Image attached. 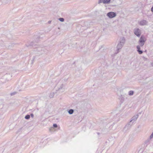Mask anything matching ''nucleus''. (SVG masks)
Masks as SVG:
<instances>
[{
    "mask_svg": "<svg viewBox=\"0 0 153 153\" xmlns=\"http://www.w3.org/2000/svg\"><path fill=\"white\" fill-rule=\"evenodd\" d=\"M42 50V48L41 47H38L37 48V51H40Z\"/></svg>",
    "mask_w": 153,
    "mask_h": 153,
    "instance_id": "13",
    "label": "nucleus"
},
{
    "mask_svg": "<svg viewBox=\"0 0 153 153\" xmlns=\"http://www.w3.org/2000/svg\"><path fill=\"white\" fill-rule=\"evenodd\" d=\"M153 138V132H152V133L150 135V136L149 138L150 139H151L152 138Z\"/></svg>",
    "mask_w": 153,
    "mask_h": 153,
    "instance_id": "15",
    "label": "nucleus"
},
{
    "mask_svg": "<svg viewBox=\"0 0 153 153\" xmlns=\"http://www.w3.org/2000/svg\"><path fill=\"white\" fill-rule=\"evenodd\" d=\"M53 127H51L50 128L49 130L50 132H52L53 131Z\"/></svg>",
    "mask_w": 153,
    "mask_h": 153,
    "instance_id": "12",
    "label": "nucleus"
},
{
    "mask_svg": "<svg viewBox=\"0 0 153 153\" xmlns=\"http://www.w3.org/2000/svg\"><path fill=\"white\" fill-rule=\"evenodd\" d=\"M63 86H64V85L63 84H62L59 88V90L62 89V92H63L64 91V89H62Z\"/></svg>",
    "mask_w": 153,
    "mask_h": 153,
    "instance_id": "9",
    "label": "nucleus"
},
{
    "mask_svg": "<svg viewBox=\"0 0 153 153\" xmlns=\"http://www.w3.org/2000/svg\"><path fill=\"white\" fill-rule=\"evenodd\" d=\"M51 22V21H49L48 22L49 23H50V22Z\"/></svg>",
    "mask_w": 153,
    "mask_h": 153,
    "instance_id": "20",
    "label": "nucleus"
},
{
    "mask_svg": "<svg viewBox=\"0 0 153 153\" xmlns=\"http://www.w3.org/2000/svg\"><path fill=\"white\" fill-rule=\"evenodd\" d=\"M30 115L29 114L27 115L25 117V118L26 119L28 120L30 119Z\"/></svg>",
    "mask_w": 153,
    "mask_h": 153,
    "instance_id": "11",
    "label": "nucleus"
},
{
    "mask_svg": "<svg viewBox=\"0 0 153 153\" xmlns=\"http://www.w3.org/2000/svg\"><path fill=\"white\" fill-rule=\"evenodd\" d=\"M7 75H5V76H6Z\"/></svg>",
    "mask_w": 153,
    "mask_h": 153,
    "instance_id": "21",
    "label": "nucleus"
},
{
    "mask_svg": "<svg viewBox=\"0 0 153 153\" xmlns=\"http://www.w3.org/2000/svg\"><path fill=\"white\" fill-rule=\"evenodd\" d=\"M59 20L60 21L62 22H63L64 21V19L63 18H60L59 19Z\"/></svg>",
    "mask_w": 153,
    "mask_h": 153,
    "instance_id": "14",
    "label": "nucleus"
},
{
    "mask_svg": "<svg viewBox=\"0 0 153 153\" xmlns=\"http://www.w3.org/2000/svg\"><path fill=\"white\" fill-rule=\"evenodd\" d=\"M110 0H100L99 2V4L103 3L104 4L108 3L110 2Z\"/></svg>",
    "mask_w": 153,
    "mask_h": 153,
    "instance_id": "7",
    "label": "nucleus"
},
{
    "mask_svg": "<svg viewBox=\"0 0 153 153\" xmlns=\"http://www.w3.org/2000/svg\"><path fill=\"white\" fill-rule=\"evenodd\" d=\"M134 92L132 91H130L128 92V95L130 96L134 94Z\"/></svg>",
    "mask_w": 153,
    "mask_h": 153,
    "instance_id": "10",
    "label": "nucleus"
},
{
    "mask_svg": "<svg viewBox=\"0 0 153 153\" xmlns=\"http://www.w3.org/2000/svg\"><path fill=\"white\" fill-rule=\"evenodd\" d=\"M30 116H31V117L32 118H33L34 117V115L33 114L31 113L30 114Z\"/></svg>",
    "mask_w": 153,
    "mask_h": 153,
    "instance_id": "18",
    "label": "nucleus"
},
{
    "mask_svg": "<svg viewBox=\"0 0 153 153\" xmlns=\"http://www.w3.org/2000/svg\"><path fill=\"white\" fill-rule=\"evenodd\" d=\"M139 114L134 115L131 118L130 122L125 126L124 128V129L125 130L126 128H127V129H129L133 125V123L137 120L139 117Z\"/></svg>",
    "mask_w": 153,
    "mask_h": 153,
    "instance_id": "2",
    "label": "nucleus"
},
{
    "mask_svg": "<svg viewBox=\"0 0 153 153\" xmlns=\"http://www.w3.org/2000/svg\"><path fill=\"white\" fill-rule=\"evenodd\" d=\"M148 23L147 21L145 20H143L140 21L139 24L141 25H146Z\"/></svg>",
    "mask_w": 153,
    "mask_h": 153,
    "instance_id": "6",
    "label": "nucleus"
},
{
    "mask_svg": "<svg viewBox=\"0 0 153 153\" xmlns=\"http://www.w3.org/2000/svg\"><path fill=\"white\" fill-rule=\"evenodd\" d=\"M107 16L109 18H112L115 17L116 16V13L113 12H110L108 13L107 14Z\"/></svg>",
    "mask_w": 153,
    "mask_h": 153,
    "instance_id": "4",
    "label": "nucleus"
},
{
    "mask_svg": "<svg viewBox=\"0 0 153 153\" xmlns=\"http://www.w3.org/2000/svg\"><path fill=\"white\" fill-rule=\"evenodd\" d=\"M15 94V93H11L10 94L11 96L14 95Z\"/></svg>",
    "mask_w": 153,
    "mask_h": 153,
    "instance_id": "19",
    "label": "nucleus"
},
{
    "mask_svg": "<svg viewBox=\"0 0 153 153\" xmlns=\"http://www.w3.org/2000/svg\"><path fill=\"white\" fill-rule=\"evenodd\" d=\"M57 127V125L56 124H53V127H54V128H56Z\"/></svg>",
    "mask_w": 153,
    "mask_h": 153,
    "instance_id": "17",
    "label": "nucleus"
},
{
    "mask_svg": "<svg viewBox=\"0 0 153 153\" xmlns=\"http://www.w3.org/2000/svg\"><path fill=\"white\" fill-rule=\"evenodd\" d=\"M146 41L145 37L141 36L139 41V45H138L137 46V51L139 54H141L143 53V51L140 50V47H142L144 45Z\"/></svg>",
    "mask_w": 153,
    "mask_h": 153,
    "instance_id": "1",
    "label": "nucleus"
},
{
    "mask_svg": "<svg viewBox=\"0 0 153 153\" xmlns=\"http://www.w3.org/2000/svg\"><path fill=\"white\" fill-rule=\"evenodd\" d=\"M53 93H51L50 94V95L49 96V97H50L51 98H52L53 97Z\"/></svg>",
    "mask_w": 153,
    "mask_h": 153,
    "instance_id": "16",
    "label": "nucleus"
},
{
    "mask_svg": "<svg viewBox=\"0 0 153 153\" xmlns=\"http://www.w3.org/2000/svg\"><path fill=\"white\" fill-rule=\"evenodd\" d=\"M134 34L138 37H139L141 35L140 30L138 28L135 29L134 30Z\"/></svg>",
    "mask_w": 153,
    "mask_h": 153,
    "instance_id": "5",
    "label": "nucleus"
},
{
    "mask_svg": "<svg viewBox=\"0 0 153 153\" xmlns=\"http://www.w3.org/2000/svg\"><path fill=\"white\" fill-rule=\"evenodd\" d=\"M68 112L69 114H72L74 113V110L73 109H70L68 110Z\"/></svg>",
    "mask_w": 153,
    "mask_h": 153,
    "instance_id": "8",
    "label": "nucleus"
},
{
    "mask_svg": "<svg viewBox=\"0 0 153 153\" xmlns=\"http://www.w3.org/2000/svg\"><path fill=\"white\" fill-rule=\"evenodd\" d=\"M125 42V39L124 37H122L120 38L119 43L118 44L117 47V52L116 53H118L119 51L123 47Z\"/></svg>",
    "mask_w": 153,
    "mask_h": 153,
    "instance_id": "3",
    "label": "nucleus"
}]
</instances>
